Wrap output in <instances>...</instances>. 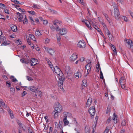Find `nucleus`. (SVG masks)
<instances>
[{
    "mask_svg": "<svg viewBox=\"0 0 133 133\" xmlns=\"http://www.w3.org/2000/svg\"><path fill=\"white\" fill-rule=\"evenodd\" d=\"M28 12L31 14L34 15H35V13L34 11H28Z\"/></svg>",
    "mask_w": 133,
    "mask_h": 133,
    "instance_id": "51",
    "label": "nucleus"
},
{
    "mask_svg": "<svg viewBox=\"0 0 133 133\" xmlns=\"http://www.w3.org/2000/svg\"><path fill=\"white\" fill-rule=\"evenodd\" d=\"M93 27L98 31H100L101 29L98 28L97 26L95 25H93Z\"/></svg>",
    "mask_w": 133,
    "mask_h": 133,
    "instance_id": "43",
    "label": "nucleus"
},
{
    "mask_svg": "<svg viewBox=\"0 0 133 133\" xmlns=\"http://www.w3.org/2000/svg\"><path fill=\"white\" fill-rule=\"evenodd\" d=\"M55 110L59 112H61L63 108L61 105L58 102L55 103L54 105Z\"/></svg>",
    "mask_w": 133,
    "mask_h": 133,
    "instance_id": "2",
    "label": "nucleus"
},
{
    "mask_svg": "<svg viewBox=\"0 0 133 133\" xmlns=\"http://www.w3.org/2000/svg\"><path fill=\"white\" fill-rule=\"evenodd\" d=\"M53 69H54V71L58 75V76H63V74L62 71L57 66H56L55 68H53Z\"/></svg>",
    "mask_w": 133,
    "mask_h": 133,
    "instance_id": "3",
    "label": "nucleus"
},
{
    "mask_svg": "<svg viewBox=\"0 0 133 133\" xmlns=\"http://www.w3.org/2000/svg\"><path fill=\"white\" fill-rule=\"evenodd\" d=\"M122 84H122H120L121 86V88L123 89H124V88L125 87V85H124V84Z\"/></svg>",
    "mask_w": 133,
    "mask_h": 133,
    "instance_id": "60",
    "label": "nucleus"
},
{
    "mask_svg": "<svg viewBox=\"0 0 133 133\" xmlns=\"http://www.w3.org/2000/svg\"><path fill=\"white\" fill-rule=\"evenodd\" d=\"M85 58L83 57H82L80 59H79V61L80 62V63L82 62H83Z\"/></svg>",
    "mask_w": 133,
    "mask_h": 133,
    "instance_id": "54",
    "label": "nucleus"
},
{
    "mask_svg": "<svg viewBox=\"0 0 133 133\" xmlns=\"http://www.w3.org/2000/svg\"><path fill=\"white\" fill-rule=\"evenodd\" d=\"M17 14L18 16V18L19 20V22H21L22 20H23V18H24V16H23L22 15L20 14L19 12H17Z\"/></svg>",
    "mask_w": 133,
    "mask_h": 133,
    "instance_id": "16",
    "label": "nucleus"
},
{
    "mask_svg": "<svg viewBox=\"0 0 133 133\" xmlns=\"http://www.w3.org/2000/svg\"><path fill=\"white\" fill-rule=\"evenodd\" d=\"M110 128L108 127H107L106 129L104 132V133H108L109 131Z\"/></svg>",
    "mask_w": 133,
    "mask_h": 133,
    "instance_id": "48",
    "label": "nucleus"
},
{
    "mask_svg": "<svg viewBox=\"0 0 133 133\" xmlns=\"http://www.w3.org/2000/svg\"><path fill=\"white\" fill-rule=\"evenodd\" d=\"M35 95L36 96H38L40 97H41V95L42 92L39 91L38 89H36L35 90Z\"/></svg>",
    "mask_w": 133,
    "mask_h": 133,
    "instance_id": "18",
    "label": "nucleus"
},
{
    "mask_svg": "<svg viewBox=\"0 0 133 133\" xmlns=\"http://www.w3.org/2000/svg\"><path fill=\"white\" fill-rule=\"evenodd\" d=\"M11 27L12 30L14 32H15L17 30V26L15 25H11Z\"/></svg>",
    "mask_w": 133,
    "mask_h": 133,
    "instance_id": "25",
    "label": "nucleus"
},
{
    "mask_svg": "<svg viewBox=\"0 0 133 133\" xmlns=\"http://www.w3.org/2000/svg\"><path fill=\"white\" fill-rule=\"evenodd\" d=\"M110 108L108 107L106 110V114H108L110 113Z\"/></svg>",
    "mask_w": 133,
    "mask_h": 133,
    "instance_id": "50",
    "label": "nucleus"
},
{
    "mask_svg": "<svg viewBox=\"0 0 133 133\" xmlns=\"http://www.w3.org/2000/svg\"><path fill=\"white\" fill-rule=\"evenodd\" d=\"M0 104H1L2 105V107L5 106V104L3 102V100H2V99H1L0 100Z\"/></svg>",
    "mask_w": 133,
    "mask_h": 133,
    "instance_id": "46",
    "label": "nucleus"
},
{
    "mask_svg": "<svg viewBox=\"0 0 133 133\" xmlns=\"http://www.w3.org/2000/svg\"><path fill=\"white\" fill-rule=\"evenodd\" d=\"M97 65H97L98 66L96 67V68H97V70H98V72H99V69H101V68H100V66L99 64L98 63L97 64Z\"/></svg>",
    "mask_w": 133,
    "mask_h": 133,
    "instance_id": "58",
    "label": "nucleus"
},
{
    "mask_svg": "<svg viewBox=\"0 0 133 133\" xmlns=\"http://www.w3.org/2000/svg\"><path fill=\"white\" fill-rule=\"evenodd\" d=\"M28 89L29 90L32 92H35V90H36L35 87L33 86H29V87Z\"/></svg>",
    "mask_w": 133,
    "mask_h": 133,
    "instance_id": "27",
    "label": "nucleus"
},
{
    "mask_svg": "<svg viewBox=\"0 0 133 133\" xmlns=\"http://www.w3.org/2000/svg\"><path fill=\"white\" fill-rule=\"evenodd\" d=\"M119 82L120 84H125L126 81L125 78L124 77H121L119 79Z\"/></svg>",
    "mask_w": 133,
    "mask_h": 133,
    "instance_id": "20",
    "label": "nucleus"
},
{
    "mask_svg": "<svg viewBox=\"0 0 133 133\" xmlns=\"http://www.w3.org/2000/svg\"><path fill=\"white\" fill-rule=\"evenodd\" d=\"M114 9V14L115 18L118 19L120 18V14L117 4L115 3H113L111 5Z\"/></svg>",
    "mask_w": 133,
    "mask_h": 133,
    "instance_id": "1",
    "label": "nucleus"
},
{
    "mask_svg": "<svg viewBox=\"0 0 133 133\" xmlns=\"http://www.w3.org/2000/svg\"><path fill=\"white\" fill-rule=\"evenodd\" d=\"M16 43L18 45H19V44H21V43H22V42L21 41H20L19 40H17L16 41Z\"/></svg>",
    "mask_w": 133,
    "mask_h": 133,
    "instance_id": "55",
    "label": "nucleus"
},
{
    "mask_svg": "<svg viewBox=\"0 0 133 133\" xmlns=\"http://www.w3.org/2000/svg\"><path fill=\"white\" fill-rule=\"evenodd\" d=\"M26 94V92L25 91H24L23 93L22 94V97H24Z\"/></svg>",
    "mask_w": 133,
    "mask_h": 133,
    "instance_id": "62",
    "label": "nucleus"
},
{
    "mask_svg": "<svg viewBox=\"0 0 133 133\" xmlns=\"http://www.w3.org/2000/svg\"><path fill=\"white\" fill-rule=\"evenodd\" d=\"M59 79V81L58 83H60L61 84H63V81H64V75L62 76H59L58 77Z\"/></svg>",
    "mask_w": 133,
    "mask_h": 133,
    "instance_id": "17",
    "label": "nucleus"
},
{
    "mask_svg": "<svg viewBox=\"0 0 133 133\" xmlns=\"http://www.w3.org/2000/svg\"><path fill=\"white\" fill-rule=\"evenodd\" d=\"M63 119H66V116H71V114L68 112H64L63 113Z\"/></svg>",
    "mask_w": 133,
    "mask_h": 133,
    "instance_id": "23",
    "label": "nucleus"
},
{
    "mask_svg": "<svg viewBox=\"0 0 133 133\" xmlns=\"http://www.w3.org/2000/svg\"><path fill=\"white\" fill-rule=\"evenodd\" d=\"M55 127L56 128H58L59 129H61L62 126L61 125V124H57V125H56V124H55Z\"/></svg>",
    "mask_w": 133,
    "mask_h": 133,
    "instance_id": "52",
    "label": "nucleus"
},
{
    "mask_svg": "<svg viewBox=\"0 0 133 133\" xmlns=\"http://www.w3.org/2000/svg\"><path fill=\"white\" fill-rule=\"evenodd\" d=\"M78 57L76 53H74L72 54L70 58V60L71 61H74Z\"/></svg>",
    "mask_w": 133,
    "mask_h": 133,
    "instance_id": "15",
    "label": "nucleus"
},
{
    "mask_svg": "<svg viewBox=\"0 0 133 133\" xmlns=\"http://www.w3.org/2000/svg\"><path fill=\"white\" fill-rule=\"evenodd\" d=\"M58 112H59L55 110L52 112V114L54 116V118H56L58 117Z\"/></svg>",
    "mask_w": 133,
    "mask_h": 133,
    "instance_id": "22",
    "label": "nucleus"
},
{
    "mask_svg": "<svg viewBox=\"0 0 133 133\" xmlns=\"http://www.w3.org/2000/svg\"><path fill=\"white\" fill-rule=\"evenodd\" d=\"M111 49L114 51V55H116L117 54V53L116 51V48L115 46L114 45H112V46L111 47Z\"/></svg>",
    "mask_w": 133,
    "mask_h": 133,
    "instance_id": "24",
    "label": "nucleus"
},
{
    "mask_svg": "<svg viewBox=\"0 0 133 133\" xmlns=\"http://www.w3.org/2000/svg\"><path fill=\"white\" fill-rule=\"evenodd\" d=\"M4 111L3 109L2 108L1 106V104H0V112L3 113H4Z\"/></svg>",
    "mask_w": 133,
    "mask_h": 133,
    "instance_id": "57",
    "label": "nucleus"
},
{
    "mask_svg": "<svg viewBox=\"0 0 133 133\" xmlns=\"http://www.w3.org/2000/svg\"><path fill=\"white\" fill-rule=\"evenodd\" d=\"M63 121L64 124L65 125H67L69 124V121L66 119H63Z\"/></svg>",
    "mask_w": 133,
    "mask_h": 133,
    "instance_id": "37",
    "label": "nucleus"
},
{
    "mask_svg": "<svg viewBox=\"0 0 133 133\" xmlns=\"http://www.w3.org/2000/svg\"><path fill=\"white\" fill-rule=\"evenodd\" d=\"M10 78L11 79H12V82H15L16 81H17V80L16 79L14 78L13 76H11L10 77Z\"/></svg>",
    "mask_w": 133,
    "mask_h": 133,
    "instance_id": "44",
    "label": "nucleus"
},
{
    "mask_svg": "<svg viewBox=\"0 0 133 133\" xmlns=\"http://www.w3.org/2000/svg\"><path fill=\"white\" fill-rule=\"evenodd\" d=\"M18 125L21 129H22L24 131H25L26 128L25 126L21 123H18Z\"/></svg>",
    "mask_w": 133,
    "mask_h": 133,
    "instance_id": "21",
    "label": "nucleus"
},
{
    "mask_svg": "<svg viewBox=\"0 0 133 133\" xmlns=\"http://www.w3.org/2000/svg\"><path fill=\"white\" fill-rule=\"evenodd\" d=\"M49 11L52 14H57V12L54 10H52L51 9H49Z\"/></svg>",
    "mask_w": 133,
    "mask_h": 133,
    "instance_id": "36",
    "label": "nucleus"
},
{
    "mask_svg": "<svg viewBox=\"0 0 133 133\" xmlns=\"http://www.w3.org/2000/svg\"><path fill=\"white\" fill-rule=\"evenodd\" d=\"M29 37L32 40L34 41H36V39L35 38V36L32 34H29Z\"/></svg>",
    "mask_w": 133,
    "mask_h": 133,
    "instance_id": "32",
    "label": "nucleus"
},
{
    "mask_svg": "<svg viewBox=\"0 0 133 133\" xmlns=\"http://www.w3.org/2000/svg\"><path fill=\"white\" fill-rule=\"evenodd\" d=\"M26 77L27 78V79L29 81H31L32 80V78L28 76H26Z\"/></svg>",
    "mask_w": 133,
    "mask_h": 133,
    "instance_id": "59",
    "label": "nucleus"
},
{
    "mask_svg": "<svg viewBox=\"0 0 133 133\" xmlns=\"http://www.w3.org/2000/svg\"><path fill=\"white\" fill-rule=\"evenodd\" d=\"M53 23L54 25L55 26L56 29V31H58L59 28L58 26V24H59V23L58 21L56 19H55L54 20L53 22Z\"/></svg>",
    "mask_w": 133,
    "mask_h": 133,
    "instance_id": "11",
    "label": "nucleus"
},
{
    "mask_svg": "<svg viewBox=\"0 0 133 133\" xmlns=\"http://www.w3.org/2000/svg\"><path fill=\"white\" fill-rule=\"evenodd\" d=\"M74 75L75 78H80L82 76V74L81 71L78 70L75 73Z\"/></svg>",
    "mask_w": 133,
    "mask_h": 133,
    "instance_id": "12",
    "label": "nucleus"
},
{
    "mask_svg": "<svg viewBox=\"0 0 133 133\" xmlns=\"http://www.w3.org/2000/svg\"><path fill=\"white\" fill-rule=\"evenodd\" d=\"M30 61V62L31 63V64L32 66H34L36 64L37 62V61L36 59L34 58H32L31 60H29Z\"/></svg>",
    "mask_w": 133,
    "mask_h": 133,
    "instance_id": "13",
    "label": "nucleus"
},
{
    "mask_svg": "<svg viewBox=\"0 0 133 133\" xmlns=\"http://www.w3.org/2000/svg\"><path fill=\"white\" fill-rule=\"evenodd\" d=\"M83 83L82 84L83 86L86 87L87 86V80L85 79L83 80L82 81Z\"/></svg>",
    "mask_w": 133,
    "mask_h": 133,
    "instance_id": "33",
    "label": "nucleus"
},
{
    "mask_svg": "<svg viewBox=\"0 0 133 133\" xmlns=\"http://www.w3.org/2000/svg\"><path fill=\"white\" fill-rule=\"evenodd\" d=\"M92 101V99L91 98H89L87 100L86 103V107H89L91 105Z\"/></svg>",
    "mask_w": 133,
    "mask_h": 133,
    "instance_id": "19",
    "label": "nucleus"
},
{
    "mask_svg": "<svg viewBox=\"0 0 133 133\" xmlns=\"http://www.w3.org/2000/svg\"><path fill=\"white\" fill-rule=\"evenodd\" d=\"M20 61L21 62L23 63L27 64L28 63H30V61L29 60L28 61H25V59L24 58L20 60Z\"/></svg>",
    "mask_w": 133,
    "mask_h": 133,
    "instance_id": "38",
    "label": "nucleus"
},
{
    "mask_svg": "<svg viewBox=\"0 0 133 133\" xmlns=\"http://www.w3.org/2000/svg\"><path fill=\"white\" fill-rule=\"evenodd\" d=\"M0 8L5 9L6 8V7L4 4L2 3H0Z\"/></svg>",
    "mask_w": 133,
    "mask_h": 133,
    "instance_id": "40",
    "label": "nucleus"
},
{
    "mask_svg": "<svg viewBox=\"0 0 133 133\" xmlns=\"http://www.w3.org/2000/svg\"><path fill=\"white\" fill-rule=\"evenodd\" d=\"M129 12L130 13V15L133 18V13L131 11L129 10Z\"/></svg>",
    "mask_w": 133,
    "mask_h": 133,
    "instance_id": "64",
    "label": "nucleus"
},
{
    "mask_svg": "<svg viewBox=\"0 0 133 133\" xmlns=\"http://www.w3.org/2000/svg\"><path fill=\"white\" fill-rule=\"evenodd\" d=\"M58 86L59 88L61 89L62 91H64V90L63 89V84H61L60 83H58Z\"/></svg>",
    "mask_w": 133,
    "mask_h": 133,
    "instance_id": "34",
    "label": "nucleus"
},
{
    "mask_svg": "<svg viewBox=\"0 0 133 133\" xmlns=\"http://www.w3.org/2000/svg\"><path fill=\"white\" fill-rule=\"evenodd\" d=\"M126 124V122L125 121V120H123L122 121L121 123V125L123 126H124Z\"/></svg>",
    "mask_w": 133,
    "mask_h": 133,
    "instance_id": "49",
    "label": "nucleus"
},
{
    "mask_svg": "<svg viewBox=\"0 0 133 133\" xmlns=\"http://www.w3.org/2000/svg\"><path fill=\"white\" fill-rule=\"evenodd\" d=\"M125 41L130 46V47L132 49H133V43L132 41L130 39L127 40V39H125Z\"/></svg>",
    "mask_w": 133,
    "mask_h": 133,
    "instance_id": "14",
    "label": "nucleus"
},
{
    "mask_svg": "<svg viewBox=\"0 0 133 133\" xmlns=\"http://www.w3.org/2000/svg\"><path fill=\"white\" fill-rule=\"evenodd\" d=\"M82 21L83 23L84 22L88 28L90 29H91V27L90 24L92 23V22L91 21H89L87 20L82 19Z\"/></svg>",
    "mask_w": 133,
    "mask_h": 133,
    "instance_id": "7",
    "label": "nucleus"
},
{
    "mask_svg": "<svg viewBox=\"0 0 133 133\" xmlns=\"http://www.w3.org/2000/svg\"><path fill=\"white\" fill-rule=\"evenodd\" d=\"M6 85L8 86L9 87H10L11 86V83L9 82H6Z\"/></svg>",
    "mask_w": 133,
    "mask_h": 133,
    "instance_id": "63",
    "label": "nucleus"
},
{
    "mask_svg": "<svg viewBox=\"0 0 133 133\" xmlns=\"http://www.w3.org/2000/svg\"><path fill=\"white\" fill-rule=\"evenodd\" d=\"M77 46L80 48H84L85 46V43L84 41H80L78 42Z\"/></svg>",
    "mask_w": 133,
    "mask_h": 133,
    "instance_id": "6",
    "label": "nucleus"
},
{
    "mask_svg": "<svg viewBox=\"0 0 133 133\" xmlns=\"http://www.w3.org/2000/svg\"><path fill=\"white\" fill-rule=\"evenodd\" d=\"M44 48L46 51L51 55H52L55 52L54 50L53 49L46 47H44Z\"/></svg>",
    "mask_w": 133,
    "mask_h": 133,
    "instance_id": "9",
    "label": "nucleus"
},
{
    "mask_svg": "<svg viewBox=\"0 0 133 133\" xmlns=\"http://www.w3.org/2000/svg\"><path fill=\"white\" fill-rule=\"evenodd\" d=\"M29 37V36L28 35H26V39L28 44H30V42H31Z\"/></svg>",
    "mask_w": 133,
    "mask_h": 133,
    "instance_id": "42",
    "label": "nucleus"
},
{
    "mask_svg": "<svg viewBox=\"0 0 133 133\" xmlns=\"http://www.w3.org/2000/svg\"><path fill=\"white\" fill-rule=\"evenodd\" d=\"M24 19L22 20V21L23 22V23L25 24H27L28 23V21L27 20V19L26 18V16L25 15H24Z\"/></svg>",
    "mask_w": 133,
    "mask_h": 133,
    "instance_id": "28",
    "label": "nucleus"
},
{
    "mask_svg": "<svg viewBox=\"0 0 133 133\" xmlns=\"http://www.w3.org/2000/svg\"><path fill=\"white\" fill-rule=\"evenodd\" d=\"M65 73L68 75H70L72 71L70 66H66L65 67L64 69Z\"/></svg>",
    "mask_w": 133,
    "mask_h": 133,
    "instance_id": "4",
    "label": "nucleus"
},
{
    "mask_svg": "<svg viewBox=\"0 0 133 133\" xmlns=\"http://www.w3.org/2000/svg\"><path fill=\"white\" fill-rule=\"evenodd\" d=\"M67 32V30L64 28H61L59 29V33L62 35L66 34Z\"/></svg>",
    "mask_w": 133,
    "mask_h": 133,
    "instance_id": "10",
    "label": "nucleus"
},
{
    "mask_svg": "<svg viewBox=\"0 0 133 133\" xmlns=\"http://www.w3.org/2000/svg\"><path fill=\"white\" fill-rule=\"evenodd\" d=\"M11 43V42L9 41H5L3 42L1 44V45H8L10 44Z\"/></svg>",
    "mask_w": 133,
    "mask_h": 133,
    "instance_id": "29",
    "label": "nucleus"
},
{
    "mask_svg": "<svg viewBox=\"0 0 133 133\" xmlns=\"http://www.w3.org/2000/svg\"><path fill=\"white\" fill-rule=\"evenodd\" d=\"M8 111L10 114V116L11 118H13L14 117V116L12 111L9 108L8 109Z\"/></svg>",
    "mask_w": 133,
    "mask_h": 133,
    "instance_id": "26",
    "label": "nucleus"
},
{
    "mask_svg": "<svg viewBox=\"0 0 133 133\" xmlns=\"http://www.w3.org/2000/svg\"><path fill=\"white\" fill-rule=\"evenodd\" d=\"M89 112L91 116H93L95 114V111L94 106L91 107L89 109Z\"/></svg>",
    "mask_w": 133,
    "mask_h": 133,
    "instance_id": "5",
    "label": "nucleus"
},
{
    "mask_svg": "<svg viewBox=\"0 0 133 133\" xmlns=\"http://www.w3.org/2000/svg\"><path fill=\"white\" fill-rule=\"evenodd\" d=\"M85 132L86 133H89L90 132V128L88 127H85Z\"/></svg>",
    "mask_w": 133,
    "mask_h": 133,
    "instance_id": "35",
    "label": "nucleus"
},
{
    "mask_svg": "<svg viewBox=\"0 0 133 133\" xmlns=\"http://www.w3.org/2000/svg\"><path fill=\"white\" fill-rule=\"evenodd\" d=\"M57 38L58 41H60V40H61V38L60 36H58L57 35Z\"/></svg>",
    "mask_w": 133,
    "mask_h": 133,
    "instance_id": "61",
    "label": "nucleus"
},
{
    "mask_svg": "<svg viewBox=\"0 0 133 133\" xmlns=\"http://www.w3.org/2000/svg\"><path fill=\"white\" fill-rule=\"evenodd\" d=\"M33 7L34 8L39 9L40 6L36 4H34Z\"/></svg>",
    "mask_w": 133,
    "mask_h": 133,
    "instance_id": "47",
    "label": "nucleus"
},
{
    "mask_svg": "<svg viewBox=\"0 0 133 133\" xmlns=\"http://www.w3.org/2000/svg\"><path fill=\"white\" fill-rule=\"evenodd\" d=\"M16 7L18 10H19L21 12H24L25 10L23 9H22L19 8V6L17 5H16Z\"/></svg>",
    "mask_w": 133,
    "mask_h": 133,
    "instance_id": "31",
    "label": "nucleus"
},
{
    "mask_svg": "<svg viewBox=\"0 0 133 133\" xmlns=\"http://www.w3.org/2000/svg\"><path fill=\"white\" fill-rule=\"evenodd\" d=\"M122 19L125 22H127L128 21V18L125 16H123L122 17Z\"/></svg>",
    "mask_w": 133,
    "mask_h": 133,
    "instance_id": "41",
    "label": "nucleus"
},
{
    "mask_svg": "<svg viewBox=\"0 0 133 133\" xmlns=\"http://www.w3.org/2000/svg\"><path fill=\"white\" fill-rule=\"evenodd\" d=\"M91 62L90 61L85 66L86 69L87 70V74L89 73L91 70Z\"/></svg>",
    "mask_w": 133,
    "mask_h": 133,
    "instance_id": "8",
    "label": "nucleus"
},
{
    "mask_svg": "<svg viewBox=\"0 0 133 133\" xmlns=\"http://www.w3.org/2000/svg\"><path fill=\"white\" fill-rule=\"evenodd\" d=\"M50 27L53 31H54L55 30V28L54 26L52 24L50 25Z\"/></svg>",
    "mask_w": 133,
    "mask_h": 133,
    "instance_id": "45",
    "label": "nucleus"
},
{
    "mask_svg": "<svg viewBox=\"0 0 133 133\" xmlns=\"http://www.w3.org/2000/svg\"><path fill=\"white\" fill-rule=\"evenodd\" d=\"M35 35L37 36H40L41 35V34L38 30H36L35 32Z\"/></svg>",
    "mask_w": 133,
    "mask_h": 133,
    "instance_id": "39",
    "label": "nucleus"
},
{
    "mask_svg": "<svg viewBox=\"0 0 133 133\" xmlns=\"http://www.w3.org/2000/svg\"><path fill=\"white\" fill-rule=\"evenodd\" d=\"M50 40L49 39L47 38L45 40V43H48L50 42Z\"/></svg>",
    "mask_w": 133,
    "mask_h": 133,
    "instance_id": "56",
    "label": "nucleus"
},
{
    "mask_svg": "<svg viewBox=\"0 0 133 133\" xmlns=\"http://www.w3.org/2000/svg\"><path fill=\"white\" fill-rule=\"evenodd\" d=\"M113 120L114 121V123H117V119L116 118V116L115 115L114 113L113 115Z\"/></svg>",
    "mask_w": 133,
    "mask_h": 133,
    "instance_id": "30",
    "label": "nucleus"
},
{
    "mask_svg": "<svg viewBox=\"0 0 133 133\" xmlns=\"http://www.w3.org/2000/svg\"><path fill=\"white\" fill-rule=\"evenodd\" d=\"M43 23L44 25H46L48 23V21L46 20H43Z\"/></svg>",
    "mask_w": 133,
    "mask_h": 133,
    "instance_id": "53",
    "label": "nucleus"
}]
</instances>
